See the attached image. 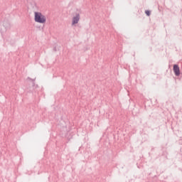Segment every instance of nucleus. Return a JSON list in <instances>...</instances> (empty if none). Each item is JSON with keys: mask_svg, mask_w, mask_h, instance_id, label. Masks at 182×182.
I'll return each mask as SVG.
<instances>
[{"mask_svg": "<svg viewBox=\"0 0 182 182\" xmlns=\"http://www.w3.org/2000/svg\"><path fill=\"white\" fill-rule=\"evenodd\" d=\"M34 21L38 23H46V16L41 12L34 13Z\"/></svg>", "mask_w": 182, "mask_h": 182, "instance_id": "nucleus-1", "label": "nucleus"}, {"mask_svg": "<svg viewBox=\"0 0 182 182\" xmlns=\"http://www.w3.org/2000/svg\"><path fill=\"white\" fill-rule=\"evenodd\" d=\"M79 19H80V16L79 14H77L76 16L73 17V25H75V23H77V22H79Z\"/></svg>", "mask_w": 182, "mask_h": 182, "instance_id": "nucleus-3", "label": "nucleus"}, {"mask_svg": "<svg viewBox=\"0 0 182 182\" xmlns=\"http://www.w3.org/2000/svg\"><path fill=\"white\" fill-rule=\"evenodd\" d=\"M173 71H174V73L176 76L180 75V68L178 67V65H173Z\"/></svg>", "mask_w": 182, "mask_h": 182, "instance_id": "nucleus-2", "label": "nucleus"}, {"mask_svg": "<svg viewBox=\"0 0 182 182\" xmlns=\"http://www.w3.org/2000/svg\"><path fill=\"white\" fill-rule=\"evenodd\" d=\"M145 14L148 16H150V11H146Z\"/></svg>", "mask_w": 182, "mask_h": 182, "instance_id": "nucleus-4", "label": "nucleus"}]
</instances>
